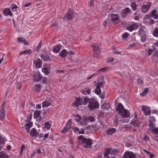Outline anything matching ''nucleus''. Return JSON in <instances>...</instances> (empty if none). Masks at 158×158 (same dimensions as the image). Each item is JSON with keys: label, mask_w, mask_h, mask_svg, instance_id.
<instances>
[{"label": "nucleus", "mask_w": 158, "mask_h": 158, "mask_svg": "<svg viewBox=\"0 0 158 158\" xmlns=\"http://www.w3.org/2000/svg\"><path fill=\"white\" fill-rule=\"evenodd\" d=\"M78 140L81 145L85 148H90L92 144V140L84 138L82 135L78 137Z\"/></svg>", "instance_id": "1"}, {"label": "nucleus", "mask_w": 158, "mask_h": 158, "mask_svg": "<svg viewBox=\"0 0 158 158\" xmlns=\"http://www.w3.org/2000/svg\"><path fill=\"white\" fill-rule=\"evenodd\" d=\"M99 106L98 103L94 98H90L88 106L90 110L97 109Z\"/></svg>", "instance_id": "2"}, {"label": "nucleus", "mask_w": 158, "mask_h": 158, "mask_svg": "<svg viewBox=\"0 0 158 158\" xmlns=\"http://www.w3.org/2000/svg\"><path fill=\"white\" fill-rule=\"evenodd\" d=\"M74 131L76 133H78L79 134H83L85 132L87 134L90 133H92L94 132H92L91 129H73Z\"/></svg>", "instance_id": "3"}, {"label": "nucleus", "mask_w": 158, "mask_h": 158, "mask_svg": "<svg viewBox=\"0 0 158 158\" xmlns=\"http://www.w3.org/2000/svg\"><path fill=\"white\" fill-rule=\"evenodd\" d=\"M42 61L40 58L35 59L33 61V65L36 68L40 69L42 66Z\"/></svg>", "instance_id": "4"}, {"label": "nucleus", "mask_w": 158, "mask_h": 158, "mask_svg": "<svg viewBox=\"0 0 158 158\" xmlns=\"http://www.w3.org/2000/svg\"><path fill=\"white\" fill-rule=\"evenodd\" d=\"M109 16L110 17V20L113 23H117L119 21V16L117 14H112L110 15Z\"/></svg>", "instance_id": "5"}, {"label": "nucleus", "mask_w": 158, "mask_h": 158, "mask_svg": "<svg viewBox=\"0 0 158 158\" xmlns=\"http://www.w3.org/2000/svg\"><path fill=\"white\" fill-rule=\"evenodd\" d=\"M73 12L70 9H69L67 13L65 15L64 17L62 18L65 20L71 19L73 17Z\"/></svg>", "instance_id": "6"}, {"label": "nucleus", "mask_w": 158, "mask_h": 158, "mask_svg": "<svg viewBox=\"0 0 158 158\" xmlns=\"http://www.w3.org/2000/svg\"><path fill=\"white\" fill-rule=\"evenodd\" d=\"M33 77L34 81H38L41 79V76L40 73L39 72H34Z\"/></svg>", "instance_id": "7"}, {"label": "nucleus", "mask_w": 158, "mask_h": 158, "mask_svg": "<svg viewBox=\"0 0 158 158\" xmlns=\"http://www.w3.org/2000/svg\"><path fill=\"white\" fill-rule=\"evenodd\" d=\"M135 155L132 152H125L123 155L124 158H135Z\"/></svg>", "instance_id": "8"}, {"label": "nucleus", "mask_w": 158, "mask_h": 158, "mask_svg": "<svg viewBox=\"0 0 158 158\" xmlns=\"http://www.w3.org/2000/svg\"><path fill=\"white\" fill-rule=\"evenodd\" d=\"M142 110L143 111L145 115H148L150 114L151 112L150 108L148 106H143L142 107Z\"/></svg>", "instance_id": "9"}, {"label": "nucleus", "mask_w": 158, "mask_h": 158, "mask_svg": "<svg viewBox=\"0 0 158 158\" xmlns=\"http://www.w3.org/2000/svg\"><path fill=\"white\" fill-rule=\"evenodd\" d=\"M30 129H27V133H30V135L33 137H37L39 133L36 130V129H31V131Z\"/></svg>", "instance_id": "10"}, {"label": "nucleus", "mask_w": 158, "mask_h": 158, "mask_svg": "<svg viewBox=\"0 0 158 158\" xmlns=\"http://www.w3.org/2000/svg\"><path fill=\"white\" fill-rule=\"evenodd\" d=\"M137 27V24L135 23L127 26L126 29L130 31H132L133 30H135Z\"/></svg>", "instance_id": "11"}, {"label": "nucleus", "mask_w": 158, "mask_h": 158, "mask_svg": "<svg viewBox=\"0 0 158 158\" xmlns=\"http://www.w3.org/2000/svg\"><path fill=\"white\" fill-rule=\"evenodd\" d=\"M151 5L150 3H148L146 5H143L141 7L142 11L144 13L147 12Z\"/></svg>", "instance_id": "12"}, {"label": "nucleus", "mask_w": 158, "mask_h": 158, "mask_svg": "<svg viewBox=\"0 0 158 158\" xmlns=\"http://www.w3.org/2000/svg\"><path fill=\"white\" fill-rule=\"evenodd\" d=\"M119 114L121 115L123 118H127L129 117L130 115V112L127 110L125 109Z\"/></svg>", "instance_id": "13"}, {"label": "nucleus", "mask_w": 158, "mask_h": 158, "mask_svg": "<svg viewBox=\"0 0 158 158\" xmlns=\"http://www.w3.org/2000/svg\"><path fill=\"white\" fill-rule=\"evenodd\" d=\"M81 98H76V100L73 105L76 107H78L80 106L81 105Z\"/></svg>", "instance_id": "14"}, {"label": "nucleus", "mask_w": 158, "mask_h": 158, "mask_svg": "<svg viewBox=\"0 0 158 158\" xmlns=\"http://www.w3.org/2000/svg\"><path fill=\"white\" fill-rule=\"evenodd\" d=\"M102 84L101 82H100L98 84L95 90V93L96 94L99 95L100 94L101 92V90L100 86H102Z\"/></svg>", "instance_id": "15"}, {"label": "nucleus", "mask_w": 158, "mask_h": 158, "mask_svg": "<svg viewBox=\"0 0 158 158\" xmlns=\"http://www.w3.org/2000/svg\"><path fill=\"white\" fill-rule=\"evenodd\" d=\"M4 15L6 16L9 15L10 16H13V14L10 11V10L8 8H6L3 11Z\"/></svg>", "instance_id": "16"}, {"label": "nucleus", "mask_w": 158, "mask_h": 158, "mask_svg": "<svg viewBox=\"0 0 158 158\" xmlns=\"http://www.w3.org/2000/svg\"><path fill=\"white\" fill-rule=\"evenodd\" d=\"M5 117V111L4 107H2L0 110V119H3Z\"/></svg>", "instance_id": "17"}, {"label": "nucleus", "mask_w": 158, "mask_h": 158, "mask_svg": "<svg viewBox=\"0 0 158 158\" xmlns=\"http://www.w3.org/2000/svg\"><path fill=\"white\" fill-rule=\"evenodd\" d=\"M42 71L45 75H48L51 72V70L49 69L45 66H43L42 67Z\"/></svg>", "instance_id": "18"}, {"label": "nucleus", "mask_w": 158, "mask_h": 158, "mask_svg": "<svg viewBox=\"0 0 158 158\" xmlns=\"http://www.w3.org/2000/svg\"><path fill=\"white\" fill-rule=\"evenodd\" d=\"M101 107L103 110L105 111L110 108V105L109 103L105 102L101 106Z\"/></svg>", "instance_id": "19"}, {"label": "nucleus", "mask_w": 158, "mask_h": 158, "mask_svg": "<svg viewBox=\"0 0 158 158\" xmlns=\"http://www.w3.org/2000/svg\"><path fill=\"white\" fill-rule=\"evenodd\" d=\"M81 105H85L87 104L88 102H89V99L87 97L81 98Z\"/></svg>", "instance_id": "20"}, {"label": "nucleus", "mask_w": 158, "mask_h": 158, "mask_svg": "<svg viewBox=\"0 0 158 158\" xmlns=\"http://www.w3.org/2000/svg\"><path fill=\"white\" fill-rule=\"evenodd\" d=\"M125 110V109H124L123 105L121 103H119L118 104V106L116 109V110L119 113H120Z\"/></svg>", "instance_id": "21"}, {"label": "nucleus", "mask_w": 158, "mask_h": 158, "mask_svg": "<svg viewBox=\"0 0 158 158\" xmlns=\"http://www.w3.org/2000/svg\"><path fill=\"white\" fill-rule=\"evenodd\" d=\"M139 124L138 121L132 120L130 122V124L132 125L130 127H135L136 126H139Z\"/></svg>", "instance_id": "22"}, {"label": "nucleus", "mask_w": 158, "mask_h": 158, "mask_svg": "<svg viewBox=\"0 0 158 158\" xmlns=\"http://www.w3.org/2000/svg\"><path fill=\"white\" fill-rule=\"evenodd\" d=\"M68 54V52L65 49H64L61 51L59 54L60 56L62 58L66 57Z\"/></svg>", "instance_id": "23"}, {"label": "nucleus", "mask_w": 158, "mask_h": 158, "mask_svg": "<svg viewBox=\"0 0 158 158\" xmlns=\"http://www.w3.org/2000/svg\"><path fill=\"white\" fill-rule=\"evenodd\" d=\"M131 11L130 9L128 8L125 9L123 12L122 14V17L123 18H124L126 17V15Z\"/></svg>", "instance_id": "24"}, {"label": "nucleus", "mask_w": 158, "mask_h": 158, "mask_svg": "<svg viewBox=\"0 0 158 158\" xmlns=\"http://www.w3.org/2000/svg\"><path fill=\"white\" fill-rule=\"evenodd\" d=\"M17 40L19 42H22L25 45H28V42L24 38L22 37L18 38H17Z\"/></svg>", "instance_id": "25"}, {"label": "nucleus", "mask_w": 158, "mask_h": 158, "mask_svg": "<svg viewBox=\"0 0 158 158\" xmlns=\"http://www.w3.org/2000/svg\"><path fill=\"white\" fill-rule=\"evenodd\" d=\"M151 16L155 19H158V15L156 14V11L155 10H153L151 13Z\"/></svg>", "instance_id": "26"}, {"label": "nucleus", "mask_w": 158, "mask_h": 158, "mask_svg": "<svg viewBox=\"0 0 158 158\" xmlns=\"http://www.w3.org/2000/svg\"><path fill=\"white\" fill-rule=\"evenodd\" d=\"M51 104V102L49 101H45L42 102V106L43 107H48Z\"/></svg>", "instance_id": "27"}, {"label": "nucleus", "mask_w": 158, "mask_h": 158, "mask_svg": "<svg viewBox=\"0 0 158 158\" xmlns=\"http://www.w3.org/2000/svg\"><path fill=\"white\" fill-rule=\"evenodd\" d=\"M9 156L5 152L2 151L0 152V158H8Z\"/></svg>", "instance_id": "28"}, {"label": "nucleus", "mask_w": 158, "mask_h": 158, "mask_svg": "<svg viewBox=\"0 0 158 158\" xmlns=\"http://www.w3.org/2000/svg\"><path fill=\"white\" fill-rule=\"evenodd\" d=\"M92 47L93 50L97 53H98L99 52L100 48L98 45L96 44H94L92 45Z\"/></svg>", "instance_id": "29"}, {"label": "nucleus", "mask_w": 158, "mask_h": 158, "mask_svg": "<svg viewBox=\"0 0 158 158\" xmlns=\"http://www.w3.org/2000/svg\"><path fill=\"white\" fill-rule=\"evenodd\" d=\"M25 125V128H30L33 126V123L31 122H27Z\"/></svg>", "instance_id": "30"}, {"label": "nucleus", "mask_w": 158, "mask_h": 158, "mask_svg": "<svg viewBox=\"0 0 158 158\" xmlns=\"http://www.w3.org/2000/svg\"><path fill=\"white\" fill-rule=\"evenodd\" d=\"M153 35L155 37H158V28L156 27L152 31Z\"/></svg>", "instance_id": "31"}, {"label": "nucleus", "mask_w": 158, "mask_h": 158, "mask_svg": "<svg viewBox=\"0 0 158 158\" xmlns=\"http://www.w3.org/2000/svg\"><path fill=\"white\" fill-rule=\"evenodd\" d=\"M61 48V46L60 45H58L55 46L53 48V50L55 52H58Z\"/></svg>", "instance_id": "32"}, {"label": "nucleus", "mask_w": 158, "mask_h": 158, "mask_svg": "<svg viewBox=\"0 0 158 158\" xmlns=\"http://www.w3.org/2000/svg\"><path fill=\"white\" fill-rule=\"evenodd\" d=\"M31 49L25 50L20 52L21 54H29L31 53Z\"/></svg>", "instance_id": "33"}, {"label": "nucleus", "mask_w": 158, "mask_h": 158, "mask_svg": "<svg viewBox=\"0 0 158 158\" xmlns=\"http://www.w3.org/2000/svg\"><path fill=\"white\" fill-rule=\"evenodd\" d=\"M72 123V119H69L66 124V128H70L71 127V124Z\"/></svg>", "instance_id": "34"}, {"label": "nucleus", "mask_w": 158, "mask_h": 158, "mask_svg": "<svg viewBox=\"0 0 158 158\" xmlns=\"http://www.w3.org/2000/svg\"><path fill=\"white\" fill-rule=\"evenodd\" d=\"M116 131V129H108L106 133L108 135H111L115 132Z\"/></svg>", "instance_id": "35"}, {"label": "nucleus", "mask_w": 158, "mask_h": 158, "mask_svg": "<svg viewBox=\"0 0 158 158\" xmlns=\"http://www.w3.org/2000/svg\"><path fill=\"white\" fill-rule=\"evenodd\" d=\"M23 82V80H20L18 81L16 83V86L17 88L19 89V90L20 89L21 87L22 84Z\"/></svg>", "instance_id": "36"}, {"label": "nucleus", "mask_w": 158, "mask_h": 158, "mask_svg": "<svg viewBox=\"0 0 158 158\" xmlns=\"http://www.w3.org/2000/svg\"><path fill=\"white\" fill-rule=\"evenodd\" d=\"M129 36V34L126 32L122 35V37L123 40H125Z\"/></svg>", "instance_id": "37"}, {"label": "nucleus", "mask_w": 158, "mask_h": 158, "mask_svg": "<svg viewBox=\"0 0 158 158\" xmlns=\"http://www.w3.org/2000/svg\"><path fill=\"white\" fill-rule=\"evenodd\" d=\"M82 93L85 95L89 94L90 93V90L89 89H86L84 90H83Z\"/></svg>", "instance_id": "38"}, {"label": "nucleus", "mask_w": 158, "mask_h": 158, "mask_svg": "<svg viewBox=\"0 0 158 158\" xmlns=\"http://www.w3.org/2000/svg\"><path fill=\"white\" fill-rule=\"evenodd\" d=\"M40 114V112L39 110H36L35 111L34 113V117L35 118L38 117Z\"/></svg>", "instance_id": "39"}, {"label": "nucleus", "mask_w": 158, "mask_h": 158, "mask_svg": "<svg viewBox=\"0 0 158 158\" xmlns=\"http://www.w3.org/2000/svg\"><path fill=\"white\" fill-rule=\"evenodd\" d=\"M130 6L133 10H135L137 9V6L136 5L135 2H132L131 3Z\"/></svg>", "instance_id": "40"}, {"label": "nucleus", "mask_w": 158, "mask_h": 158, "mask_svg": "<svg viewBox=\"0 0 158 158\" xmlns=\"http://www.w3.org/2000/svg\"><path fill=\"white\" fill-rule=\"evenodd\" d=\"M51 127V124L50 122H47L45 123L44 127L45 128H50Z\"/></svg>", "instance_id": "41"}, {"label": "nucleus", "mask_w": 158, "mask_h": 158, "mask_svg": "<svg viewBox=\"0 0 158 158\" xmlns=\"http://www.w3.org/2000/svg\"><path fill=\"white\" fill-rule=\"evenodd\" d=\"M18 7L16 6H13L12 7V11L13 12H15V14H17V11L18 10Z\"/></svg>", "instance_id": "42"}, {"label": "nucleus", "mask_w": 158, "mask_h": 158, "mask_svg": "<svg viewBox=\"0 0 158 158\" xmlns=\"http://www.w3.org/2000/svg\"><path fill=\"white\" fill-rule=\"evenodd\" d=\"M41 57L42 58V60L44 61H48L49 60V58L47 56H46L45 55H42L41 56Z\"/></svg>", "instance_id": "43"}, {"label": "nucleus", "mask_w": 158, "mask_h": 158, "mask_svg": "<svg viewBox=\"0 0 158 158\" xmlns=\"http://www.w3.org/2000/svg\"><path fill=\"white\" fill-rule=\"evenodd\" d=\"M148 91V89L147 88L145 89L140 94V95L141 96L145 95L147 93Z\"/></svg>", "instance_id": "44"}, {"label": "nucleus", "mask_w": 158, "mask_h": 158, "mask_svg": "<svg viewBox=\"0 0 158 158\" xmlns=\"http://www.w3.org/2000/svg\"><path fill=\"white\" fill-rule=\"evenodd\" d=\"M32 118V114L31 113H30L29 115L27 116L26 122L27 123L31 120Z\"/></svg>", "instance_id": "45"}, {"label": "nucleus", "mask_w": 158, "mask_h": 158, "mask_svg": "<svg viewBox=\"0 0 158 158\" xmlns=\"http://www.w3.org/2000/svg\"><path fill=\"white\" fill-rule=\"evenodd\" d=\"M34 88L35 90L37 92H39L40 91V88L39 85H35Z\"/></svg>", "instance_id": "46"}, {"label": "nucleus", "mask_w": 158, "mask_h": 158, "mask_svg": "<svg viewBox=\"0 0 158 158\" xmlns=\"http://www.w3.org/2000/svg\"><path fill=\"white\" fill-rule=\"evenodd\" d=\"M114 58L112 57H109L107 60V62L108 63L112 62L114 60Z\"/></svg>", "instance_id": "47"}, {"label": "nucleus", "mask_w": 158, "mask_h": 158, "mask_svg": "<svg viewBox=\"0 0 158 158\" xmlns=\"http://www.w3.org/2000/svg\"><path fill=\"white\" fill-rule=\"evenodd\" d=\"M84 122H83L81 121L80 122V124L81 125H85L87 123V119L85 118H83Z\"/></svg>", "instance_id": "48"}, {"label": "nucleus", "mask_w": 158, "mask_h": 158, "mask_svg": "<svg viewBox=\"0 0 158 158\" xmlns=\"http://www.w3.org/2000/svg\"><path fill=\"white\" fill-rule=\"evenodd\" d=\"M139 36H143L145 35V33L143 30L140 29L139 31Z\"/></svg>", "instance_id": "49"}, {"label": "nucleus", "mask_w": 158, "mask_h": 158, "mask_svg": "<svg viewBox=\"0 0 158 158\" xmlns=\"http://www.w3.org/2000/svg\"><path fill=\"white\" fill-rule=\"evenodd\" d=\"M140 36L141 37V41L143 42H144L146 39V37L145 35H144Z\"/></svg>", "instance_id": "50"}, {"label": "nucleus", "mask_w": 158, "mask_h": 158, "mask_svg": "<svg viewBox=\"0 0 158 158\" xmlns=\"http://www.w3.org/2000/svg\"><path fill=\"white\" fill-rule=\"evenodd\" d=\"M80 118V116L78 115H77L75 116V119L77 122H79Z\"/></svg>", "instance_id": "51"}, {"label": "nucleus", "mask_w": 158, "mask_h": 158, "mask_svg": "<svg viewBox=\"0 0 158 158\" xmlns=\"http://www.w3.org/2000/svg\"><path fill=\"white\" fill-rule=\"evenodd\" d=\"M5 142V139L0 136V143L1 144H4Z\"/></svg>", "instance_id": "52"}, {"label": "nucleus", "mask_w": 158, "mask_h": 158, "mask_svg": "<svg viewBox=\"0 0 158 158\" xmlns=\"http://www.w3.org/2000/svg\"><path fill=\"white\" fill-rule=\"evenodd\" d=\"M88 121H89L90 122H93L94 121L95 118L92 117H89L87 118Z\"/></svg>", "instance_id": "53"}, {"label": "nucleus", "mask_w": 158, "mask_h": 158, "mask_svg": "<svg viewBox=\"0 0 158 158\" xmlns=\"http://www.w3.org/2000/svg\"><path fill=\"white\" fill-rule=\"evenodd\" d=\"M150 18L148 15H146L144 18V21L147 23V21H148Z\"/></svg>", "instance_id": "54"}, {"label": "nucleus", "mask_w": 158, "mask_h": 158, "mask_svg": "<svg viewBox=\"0 0 158 158\" xmlns=\"http://www.w3.org/2000/svg\"><path fill=\"white\" fill-rule=\"evenodd\" d=\"M109 69L108 68L105 67V68H102L101 69L98 70V72H100V71L104 72V71H107Z\"/></svg>", "instance_id": "55"}, {"label": "nucleus", "mask_w": 158, "mask_h": 158, "mask_svg": "<svg viewBox=\"0 0 158 158\" xmlns=\"http://www.w3.org/2000/svg\"><path fill=\"white\" fill-rule=\"evenodd\" d=\"M154 22L155 21L152 19H150L148 21H147V23L149 24H153Z\"/></svg>", "instance_id": "56"}, {"label": "nucleus", "mask_w": 158, "mask_h": 158, "mask_svg": "<svg viewBox=\"0 0 158 158\" xmlns=\"http://www.w3.org/2000/svg\"><path fill=\"white\" fill-rule=\"evenodd\" d=\"M144 150V152H145L146 153H147L150 155V158H153V157L154 156V155L153 154L150 153V152L147 151H146L145 150Z\"/></svg>", "instance_id": "57"}, {"label": "nucleus", "mask_w": 158, "mask_h": 158, "mask_svg": "<svg viewBox=\"0 0 158 158\" xmlns=\"http://www.w3.org/2000/svg\"><path fill=\"white\" fill-rule=\"evenodd\" d=\"M149 120V122H154L156 121V119L154 117L151 116L150 117Z\"/></svg>", "instance_id": "58"}, {"label": "nucleus", "mask_w": 158, "mask_h": 158, "mask_svg": "<svg viewBox=\"0 0 158 158\" xmlns=\"http://www.w3.org/2000/svg\"><path fill=\"white\" fill-rule=\"evenodd\" d=\"M110 149L109 148H107L106 149L105 152L104 154H109L110 152Z\"/></svg>", "instance_id": "59"}, {"label": "nucleus", "mask_w": 158, "mask_h": 158, "mask_svg": "<svg viewBox=\"0 0 158 158\" xmlns=\"http://www.w3.org/2000/svg\"><path fill=\"white\" fill-rule=\"evenodd\" d=\"M69 56L72 57L73 56L75 55V52L73 51H70L69 53Z\"/></svg>", "instance_id": "60"}, {"label": "nucleus", "mask_w": 158, "mask_h": 158, "mask_svg": "<svg viewBox=\"0 0 158 158\" xmlns=\"http://www.w3.org/2000/svg\"><path fill=\"white\" fill-rule=\"evenodd\" d=\"M149 127L151 128L155 127V125L153 122H149Z\"/></svg>", "instance_id": "61"}, {"label": "nucleus", "mask_w": 158, "mask_h": 158, "mask_svg": "<svg viewBox=\"0 0 158 158\" xmlns=\"http://www.w3.org/2000/svg\"><path fill=\"white\" fill-rule=\"evenodd\" d=\"M152 132L155 134H157L158 133V129H151Z\"/></svg>", "instance_id": "62"}, {"label": "nucleus", "mask_w": 158, "mask_h": 158, "mask_svg": "<svg viewBox=\"0 0 158 158\" xmlns=\"http://www.w3.org/2000/svg\"><path fill=\"white\" fill-rule=\"evenodd\" d=\"M25 148V146L24 144H23L21 147V152H23Z\"/></svg>", "instance_id": "63"}, {"label": "nucleus", "mask_w": 158, "mask_h": 158, "mask_svg": "<svg viewBox=\"0 0 158 158\" xmlns=\"http://www.w3.org/2000/svg\"><path fill=\"white\" fill-rule=\"evenodd\" d=\"M152 52V50L151 49H149L148 50V55H151Z\"/></svg>", "instance_id": "64"}]
</instances>
